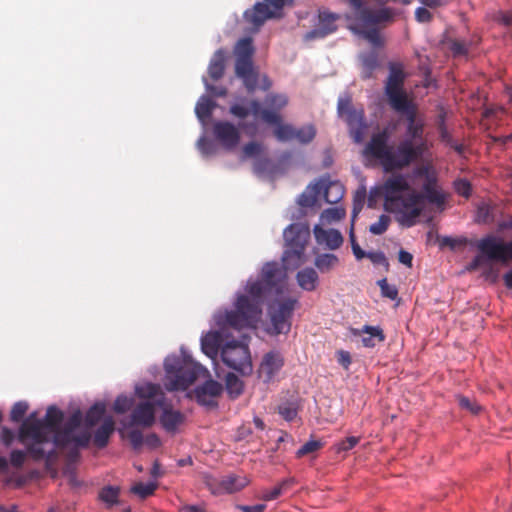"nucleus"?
<instances>
[{
  "label": "nucleus",
  "instance_id": "nucleus-14",
  "mask_svg": "<svg viewBox=\"0 0 512 512\" xmlns=\"http://www.w3.org/2000/svg\"><path fill=\"white\" fill-rule=\"evenodd\" d=\"M222 385L213 380L209 379L202 385L198 386L194 390L196 401L205 407L215 408L217 407L216 398L222 393Z\"/></svg>",
  "mask_w": 512,
  "mask_h": 512
},
{
  "label": "nucleus",
  "instance_id": "nucleus-48",
  "mask_svg": "<svg viewBox=\"0 0 512 512\" xmlns=\"http://www.w3.org/2000/svg\"><path fill=\"white\" fill-rule=\"evenodd\" d=\"M268 110L275 111L279 114L278 110L287 104V98L284 95H268L265 100Z\"/></svg>",
  "mask_w": 512,
  "mask_h": 512
},
{
  "label": "nucleus",
  "instance_id": "nucleus-21",
  "mask_svg": "<svg viewBox=\"0 0 512 512\" xmlns=\"http://www.w3.org/2000/svg\"><path fill=\"white\" fill-rule=\"evenodd\" d=\"M313 232L317 243L324 244L331 250L338 249L343 243L342 234L336 229H324L316 225Z\"/></svg>",
  "mask_w": 512,
  "mask_h": 512
},
{
  "label": "nucleus",
  "instance_id": "nucleus-26",
  "mask_svg": "<svg viewBox=\"0 0 512 512\" xmlns=\"http://www.w3.org/2000/svg\"><path fill=\"white\" fill-rule=\"evenodd\" d=\"M253 171L259 176L274 177L280 173V164L262 155L253 162Z\"/></svg>",
  "mask_w": 512,
  "mask_h": 512
},
{
  "label": "nucleus",
  "instance_id": "nucleus-45",
  "mask_svg": "<svg viewBox=\"0 0 512 512\" xmlns=\"http://www.w3.org/2000/svg\"><path fill=\"white\" fill-rule=\"evenodd\" d=\"M366 199L365 188L358 189L353 198V209H352V222L358 217L359 213L363 209L364 202Z\"/></svg>",
  "mask_w": 512,
  "mask_h": 512
},
{
  "label": "nucleus",
  "instance_id": "nucleus-46",
  "mask_svg": "<svg viewBox=\"0 0 512 512\" xmlns=\"http://www.w3.org/2000/svg\"><path fill=\"white\" fill-rule=\"evenodd\" d=\"M381 295L390 300H396L398 298V289L395 285H391L387 282L386 278L380 279L377 282Z\"/></svg>",
  "mask_w": 512,
  "mask_h": 512
},
{
  "label": "nucleus",
  "instance_id": "nucleus-1",
  "mask_svg": "<svg viewBox=\"0 0 512 512\" xmlns=\"http://www.w3.org/2000/svg\"><path fill=\"white\" fill-rule=\"evenodd\" d=\"M413 183L420 187L415 190L403 174L389 176L382 185L371 189L368 207L373 208L378 198H383L384 209L396 214V219L404 227H412L421 216L425 203L443 208L446 194L442 190L434 167L424 164L412 171Z\"/></svg>",
  "mask_w": 512,
  "mask_h": 512
},
{
  "label": "nucleus",
  "instance_id": "nucleus-59",
  "mask_svg": "<svg viewBox=\"0 0 512 512\" xmlns=\"http://www.w3.org/2000/svg\"><path fill=\"white\" fill-rule=\"evenodd\" d=\"M244 83V86L249 92H253L258 85V74L253 70L244 76L240 77Z\"/></svg>",
  "mask_w": 512,
  "mask_h": 512
},
{
  "label": "nucleus",
  "instance_id": "nucleus-52",
  "mask_svg": "<svg viewBox=\"0 0 512 512\" xmlns=\"http://www.w3.org/2000/svg\"><path fill=\"white\" fill-rule=\"evenodd\" d=\"M133 405V400L127 396L120 395L116 398L113 409L116 413L123 414Z\"/></svg>",
  "mask_w": 512,
  "mask_h": 512
},
{
  "label": "nucleus",
  "instance_id": "nucleus-30",
  "mask_svg": "<svg viewBox=\"0 0 512 512\" xmlns=\"http://www.w3.org/2000/svg\"><path fill=\"white\" fill-rule=\"evenodd\" d=\"M317 184L323 185V196L325 201L329 204L338 203L344 196V187L339 182L334 181L326 184L324 181H320Z\"/></svg>",
  "mask_w": 512,
  "mask_h": 512
},
{
  "label": "nucleus",
  "instance_id": "nucleus-3",
  "mask_svg": "<svg viewBox=\"0 0 512 512\" xmlns=\"http://www.w3.org/2000/svg\"><path fill=\"white\" fill-rule=\"evenodd\" d=\"M63 419V412L55 406H50L43 419L36 418V414L32 413L22 422L18 440L26 445V449L34 461L43 459L51 461L57 457L54 448L46 451L43 445L50 442V434L54 435L61 427Z\"/></svg>",
  "mask_w": 512,
  "mask_h": 512
},
{
  "label": "nucleus",
  "instance_id": "nucleus-38",
  "mask_svg": "<svg viewBox=\"0 0 512 512\" xmlns=\"http://www.w3.org/2000/svg\"><path fill=\"white\" fill-rule=\"evenodd\" d=\"M136 394L143 399H161L163 394L160 392V386L153 383H146L136 387Z\"/></svg>",
  "mask_w": 512,
  "mask_h": 512
},
{
  "label": "nucleus",
  "instance_id": "nucleus-8",
  "mask_svg": "<svg viewBox=\"0 0 512 512\" xmlns=\"http://www.w3.org/2000/svg\"><path fill=\"white\" fill-rule=\"evenodd\" d=\"M83 421V415L80 410H76L65 421L53 435V447L63 449L70 446L76 448H85L89 445L91 440V433L88 430L77 433Z\"/></svg>",
  "mask_w": 512,
  "mask_h": 512
},
{
  "label": "nucleus",
  "instance_id": "nucleus-53",
  "mask_svg": "<svg viewBox=\"0 0 512 512\" xmlns=\"http://www.w3.org/2000/svg\"><path fill=\"white\" fill-rule=\"evenodd\" d=\"M345 210L340 207L328 208L323 211L321 217L328 222L339 221L345 217Z\"/></svg>",
  "mask_w": 512,
  "mask_h": 512
},
{
  "label": "nucleus",
  "instance_id": "nucleus-40",
  "mask_svg": "<svg viewBox=\"0 0 512 512\" xmlns=\"http://www.w3.org/2000/svg\"><path fill=\"white\" fill-rule=\"evenodd\" d=\"M226 390L232 398H236L243 392V382L233 373H228L225 379Z\"/></svg>",
  "mask_w": 512,
  "mask_h": 512
},
{
  "label": "nucleus",
  "instance_id": "nucleus-51",
  "mask_svg": "<svg viewBox=\"0 0 512 512\" xmlns=\"http://www.w3.org/2000/svg\"><path fill=\"white\" fill-rule=\"evenodd\" d=\"M28 410V404L24 401L15 403L10 412V419L14 422H19L23 419Z\"/></svg>",
  "mask_w": 512,
  "mask_h": 512
},
{
  "label": "nucleus",
  "instance_id": "nucleus-43",
  "mask_svg": "<svg viewBox=\"0 0 512 512\" xmlns=\"http://www.w3.org/2000/svg\"><path fill=\"white\" fill-rule=\"evenodd\" d=\"M253 52L254 49L250 38H243L238 41L235 48L236 57L252 59Z\"/></svg>",
  "mask_w": 512,
  "mask_h": 512
},
{
  "label": "nucleus",
  "instance_id": "nucleus-34",
  "mask_svg": "<svg viewBox=\"0 0 512 512\" xmlns=\"http://www.w3.org/2000/svg\"><path fill=\"white\" fill-rule=\"evenodd\" d=\"M197 147L203 156H212L218 152L220 147L219 141L216 140L215 132L213 131V137L210 138L207 135L202 136L197 141Z\"/></svg>",
  "mask_w": 512,
  "mask_h": 512
},
{
  "label": "nucleus",
  "instance_id": "nucleus-63",
  "mask_svg": "<svg viewBox=\"0 0 512 512\" xmlns=\"http://www.w3.org/2000/svg\"><path fill=\"white\" fill-rule=\"evenodd\" d=\"M291 1L292 0H263V2L267 4L272 11H275L276 18L281 16L283 7L287 4V2Z\"/></svg>",
  "mask_w": 512,
  "mask_h": 512
},
{
  "label": "nucleus",
  "instance_id": "nucleus-35",
  "mask_svg": "<svg viewBox=\"0 0 512 512\" xmlns=\"http://www.w3.org/2000/svg\"><path fill=\"white\" fill-rule=\"evenodd\" d=\"M362 78L369 79L379 65L378 56L375 52H369L361 55Z\"/></svg>",
  "mask_w": 512,
  "mask_h": 512
},
{
  "label": "nucleus",
  "instance_id": "nucleus-57",
  "mask_svg": "<svg viewBox=\"0 0 512 512\" xmlns=\"http://www.w3.org/2000/svg\"><path fill=\"white\" fill-rule=\"evenodd\" d=\"M127 438L134 450H139L144 443L143 434L137 429L130 430L127 433Z\"/></svg>",
  "mask_w": 512,
  "mask_h": 512
},
{
  "label": "nucleus",
  "instance_id": "nucleus-49",
  "mask_svg": "<svg viewBox=\"0 0 512 512\" xmlns=\"http://www.w3.org/2000/svg\"><path fill=\"white\" fill-rule=\"evenodd\" d=\"M252 59H245L236 57L235 62V73L238 77L244 76L245 74L253 71Z\"/></svg>",
  "mask_w": 512,
  "mask_h": 512
},
{
  "label": "nucleus",
  "instance_id": "nucleus-13",
  "mask_svg": "<svg viewBox=\"0 0 512 512\" xmlns=\"http://www.w3.org/2000/svg\"><path fill=\"white\" fill-rule=\"evenodd\" d=\"M476 248L487 260L505 263L512 256V240L504 242L494 235H487L475 242Z\"/></svg>",
  "mask_w": 512,
  "mask_h": 512
},
{
  "label": "nucleus",
  "instance_id": "nucleus-18",
  "mask_svg": "<svg viewBox=\"0 0 512 512\" xmlns=\"http://www.w3.org/2000/svg\"><path fill=\"white\" fill-rule=\"evenodd\" d=\"M156 404L163 409L159 419L162 427L167 432L174 433L184 422V414L178 410L172 409L170 405H166L164 402V396H161V399H157Z\"/></svg>",
  "mask_w": 512,
  "mask_h": 512
},
{
  "label": "nucleus",
  "instance_id": "nucleus-19",
  "mask_svg": "<svg viewBox=\"0 0 512 512\" xmlns=\"http://www.w3.org/2000/svg\"><path fill=\"white\" fill-rule=\"evenodd\" d=\"M338 16L330 12H321L316 27L306 34L307 39L324 38L337 30Z\"/></svg>",
  "mask_w": 512,
  "mask_h": 512
},
{
  "label": "nucleus",
  "instance_id": "nucleus-28",
  "mask_svg": "<svg viewBox=\"0 0 512 512\" xmlns=\"http://www.w3.org/2000/svg\"><path fill=\"white\" fill-rule=\"evenodd\" d=\"M248 484L245 477L238 475H227L219 482L218 492L234 493L243 489Z\"/></svg>",
  "mask_w": 512,
  "mask_h": 512
},
{
  "label": "nucleus",
  "instance_id": "nucleus-27",
  "mask_svg": "<svg viewBox=\"0 0 512 512\" xmlns=\"http://www.w3.org/2000/svg\"><path fill=\"white\" fill-rule=\"evenodd\" d=\"M226 58L227 53L224 49H218L213 54L208 66V74L214 81H217L223 77Z\"/></svg>",
  "mask_w": 512,
  "mask_h": 512
},
{
  "label": "nucleus",
  "instance_id": "nucleus-62",
  "mask_svg": "<svg viewBox=\"0 0 512 512\" xmlns=\"http://www.w3.org/2000/svg\"><path fill=\"white\" fill-rule=\"evenodd\" d=\"M450 50L454 56H463L468 53V46L463 41L454 40L450 44Z\"/></svg>",
  "mask_w": 512,
  "mask_h": 512
},
{
  "label": "nucleus",
  "instance_id": "nucleus-20",
  "mask_svg": "<svg viewBox=\"0 0 512 512\" xmlns=\"http://www.w3.org/2000/svg\"><path fill=\"white\" fill-rule=\"evenodd\" d=\"M272 136L282 143L307 144L315 137V130H272Z\"/></svg>",
  "mask_w": 512,
  "mask_h": 512
},
{
  "label": "nucleus",
  "instance_id": "nucleus-42",
  "mask_svg": "<svg viewBox=\"0 0 512 512\" xmlns=\"http://www.w3.org/2000/svg\"><path fill=\"white\" fill-rule=\"evenodd\" d=\"M360 31L361 36L366 39L370 44L374 47H381L384 45V40L379 33V28L376 27H361Z\"/></svg>",
  "mask_w": 512,
  "mask_h": 512
},
{
  "label": "nucleus",
  "instance_id": "nucleus-15",
  "mask_svg": "<svg viewBox=\"0 0 512 512\" xmlns=\"http://www.w3.org/2000/svg\"><path fill=\"white\" fill-rule=\"evenodd\" d=\"M215 325L218 327V330L210 331L201 338L202 351L212 359H215L218 356L224 337L226 336V332L229 329H234L232 326L222 328L216 323Z\"/></svg>",
  "mask_w": 512,
  "mask_h": 512
},
{
  "label": "nucleus",
  "instance_id": "nucleus-58",
  "mask_svg": "<svg viewBox=\"0 0 512 512\" xmlns=\"http://www.w3.org/2000/svg\"><path fill=\"white\" fill-rule=\"evenodd\" d=\"M454 188L457 194L469 198L471 195L472 187L466 179H458L454 182Z\"/></svg>",
  "mask_w": 512,
  "mask_h": 512
},
{
  "label": "nucleus",
  "instance_id": "nucleus-39",
  "mask_svg": "<svg viewBox=\"0 0 512 512\" xmlns=\"http://www.w3.org/2000/svg\"><path fill=\"white\" fill-rule=\"evenodd\" d=\"M120 489L115 486H105L99 492V499L103 501L108 508L118 503Z\"/></svg>",
  "mask_w": 512,
  "mask_h": 512
},
{
  "label": "nucleus",
  "instance_id": "nucleus-37",
  "mask_svg": "<svg viewBox=\"0 0 512 512\" xmlns=\"http://www.w3.org/2000/svg\"><path fill=\"white\" fill-rule=\"evenodd\" d=\"M339 263V259L334 254H321L315 258L314 264L322 273H327L336 267Z\"/></svg>",
  "mask_w": 512,
  "mask_h": 512
},
{
  "label": "nucleus",
  "instance_id": "nucleus-64",
  "mask_svg": "<svg viewBox=\"0 0 512 512\" xmlns=\"http://www.w3.org/2000/svg\"><path fill=\"white\" fill-rule=\"evenodd\" d=\"M415 19L420 23H428L432 20V14L425 7H419L415 11Z\"/></svg>",
  "mask_w": 512,
  "mask_h": 512
},
{
  "label": "nucleus",
  "instance_id": "nucleus-54",
  "mask_svg": "<svg viewBox=\"0 0 512 512\" xmlns=\"http://www.w3.org/2000/svg\"><path fill=\"white\" fill-rule=\"evenodd\" d=\"M322 447V443L318 440H310L302 445L296 452V456L301 458L310 453L316 452Z\"/></svg>",
  "mask_w": 512,
  "mask_h": 512
},
{
  "label": "nucleus",
  "instance_id": "nucleus-24",
  "mask_svg": "<svg viewBox=\"0 0 512 512\" xmlns=\"http://www.w3.org/2000/svg\"><path fill=\"white\" fill-rule=\"evenodd\" d=\"M115 430V422L111 416L104 418L102 424L97 428L93 436V443L98 448L107 446L110 436Z\"/></svg>",
  "mask_w": 512,
  "mask_h": 512
},
{
  "label": "nucleus",
  "instance_id": "nucleus-17",
  "mask_svg": "<svg viewBox=\"0 0 512 512\" xmlns=\"http://www.w3.org/2000/svg\"><path fill=\"white\" fill-rule=\"evenodd\" d=\"M156 406V400L140 402L131 413V424L144 428L151 427L155 423Z\"/></svg>",
  "mask_w": 512,
  "mask_h": 512
},
{
  "label": "nucleus",
  "instance_id": "nucleus-9",
  "mask_svg": "<svg viewBox=\"0 0 512 512\" xmlns=\"http://www.w3.org/2000/svg\"><path fill=\"white\" fill-rule=\"evenodd\" d=\"M221 358L226 366L241 375H249L252 372L250 351L244 343L235 340L226 342L221 349Z\"/></svg>",
  "mask_w": 512,
  "mask_h": 512
},
{
  "label": "nucleus",
  "instance_id": "nucleus-10",
  "mask_svg": "<svg viewBox=\"0 0 512 512\" xmlns=\"http://www.w3.org/2000/svg\"><path fill=\"white\" fill-rule=\"evenodd\" d=\"M297 303L298 301L295 298H286L275 301L269 306L273 334H286L290 331L291 318Z\"/></svg>",
  "mask_w": 512,
  "mask_h": 512
},
{
  "label": "nucleus",
  "instance_id": "nucleus-16",
  "mask_svg": "<svg viewBox=\"0 0 512 512\" xmlns=\"http://www.w3.org/2000/svg\"><path fill=\"white\" fill-rule=\"evenodd\" d=\"M284 365V358L280 352L270 351L266 353L260 364L258 373L264 382H270Z\"/></svg>",
  "mask_w": 512,
  "mask_h": 512
},
{
  "label": "nucleus",
  "instance_id": "nucleus-50",
  "mask_svg": "<svg viewBox=\"0 0 512 512\" xmlns=\"http://www.w3.org/2000/svg\"><path fill=\"white\" fill-rule=\"evenodd\" d=\"M469 243L468 239L465 237L453 238L449 236H444L440 239V246L449 247L452 250H455L459 247L465 246Z\"/></svg>",
  "mask_w": 512,
  "mask_h": 512
},
{
  "label": "nucleus",
  "instance_id": "nucleus-31",
  "mask_svg": "<svg viewBox=\"0 0 512 512\" xmlns=\"http://www.w3.org/2000/svg\"><path fill=\"white\" fill-rule=\"evenodd\" d=\"M219 145L226 150L235 148L240 141L241 130H213Z\"/></svg>",
  "mask_w": 512,
  "mask_h": 512
},
{
  "label": "nucleus",
  "instance_id": "nucleus-56",
  "mask_svg": "<svg viewBox=\"0 0 512 512\" xmlns=\"http://www.w3.org/2000/svg\"><path fill=\"white\" fill-rule=\"evenodd\" d=\"M360 441L359 437L350 436L346 439L341 440L335 445L336 452H346L353 449Z\"/></svg>",
  "mask_w": 512,
  "mask_h": 512
},
{
  "label": "nucleus",
  "instance_id": "nucleus-7",
  "mask_svg": "<svg viewBox=\"0 0 512 512\" xmlns=\"http://www.w3.org/2000/svg\"><path fill=\"white\" fill-rule=\"evenodd\" d=\"M283 236L286 242V249L282 256L283 265L285 269L297 268L303 263V254L310 237L309 228L294 223L284 230Z\"/></svg>",
  "mask_w": 512,
  "mask_h": 512
},
{
  "label": "nucleus",
  "instance_id": "nucleus-47",
  "mask_svg": "<svg viewBox=\"0 0 512 512\" xmlns=\"http://www.w3.org/2000/svg\"><path fill=\"white\" fill-rule=\"evenodd\" d=\"M390 222V217L388 215L382 214L377 222L370 225L369 231L374 235H382L387 231Z\"/></svg>",
  "mask_w": 512,
  "mask_h": 512
},
{
  "label": "nucleus",
  "instance_id": "nucleus-22",
  "mask_svg": "<svg viewBox=\"0 0 512 512\" xmlns=\"http://www.w3.org/2000/svg\"><path fill=\"white\" fill-rule=\"evenodd\" d=\"M244 17L253 26L260 27L267 19L276 18V13L264 2H257L252 9L244 13Z\"/></svg>",
  "mask_w": 512,
  "mask_h": 512
},
{
  "label": "nucleus",
  "instance_id": "nucleus-33",
  "mask_svg": "<svg viewBox=\"0 0 512 512\" xmlns=\"http://www.w3.org/2000/svg\"><path fill=\"white\" fill-rule=\"evenodd\" d=\"M106 413V405L103 402H97L92 405L84 416V423L86 428L90 429L94 427L96 424L100 422V420H104V415Z\"/></svg>",
  "mask_w": 512,
  "mask_h": 512
},
{
  "label": "nucleus",
  "instance_id": "nucleus-11",
  "mask_svg": "<svg viewBox=\"0 0 512 512\" xmlns=\"http://www.w3.org/2000/svg\"><path fill=\"white\" fill-rule=\"evenodd\" d=\"M230 112L239 119H245L249 115H253L256 119H261L266 124L273 126V128H291L282 123L280 114L275 111L263 109L261 104L256 100H252L246 105L234 104L231 106Z\"/></svg>",
  "mask_w": 512,
  "mask_h": 512
},
{
  "label": "nucleus",
  "instance_id": "nucleus-32",
  "mask_svg": "<svg viewBox=\"0 0 512 512\" xmlns=\"http://www.w3.org/2000/svg\"><path fill=\"white\" fill-rule=\"evenodd\" d=\"M215 106L216 103L207 96H201L198 100L195 107V113L203 126H205L210 120Z\"/></svg>",
  "mask_w": 512,
  "mask_h": 512
},
{
  "label": "nucleus",
  "instance_id": "nucleus-36",
  "mask_svg": "<svg viewBox=\"0 0 512 512\" xmlns=\"http://www.w3.org/2000/svg\"><path fill=\"white\" fill-rule=\"evenodd\" d=\"M323 185L315 184L313 187H308L306 191H304L298 199V204L301 207H313L317 202V196L322 192Z\"/></svg>",
  "mask_w": 512,
  "mask_h": 512
},
{
  "label": "nucleus",
  "instance_id": "nucleus-5",
  "mask_svg": "<svg viewBox=\"0 0 512 512\" xmlns=\"http://www.w3.org/2000/svg\"><path fill=\"white\" fill-rule=\"evenodd\" d=\"M407 76L403 63L390 61L388 76L384 84V94L390 108L407 120V128H419L415 125L417 107L404 88Z\"/></svg>",
  "mask_w": 512,
  "mask_h": 512
},
{
  "label": "nucleus",
  "instance_id": "nucleus-25",
  "mask_svg": "<svg viewBox=\"0 0 512 512\" xmlns=\"http://www.w3.org/2000/svg\"><path fill=\"white\" fill-rule=\"evenodd\" d=\"M296 281L302 290L312 292L318 287L319 276L314 268L306 267L297 272Z\"/></svg>",
  "mask_w": 512,
  "mask_h": 512
},
{
  "label": "nucleus",
  "instance_id": "nucleus-2",
  "mask_svg": "<svg viewBox=\"0 0 512 512\" xmlns=\"http://www.w3.org/2000/svg\"><path fill=\"white\" fill-rule=\"evenodd\" d=\"M391 130H378L373 133L363 149L367 159L377 160L386 172L401 170L409 166L424 154L427 146L413 139L400 141L398 145L390 142Z\"/></svg>",
  "mask_w": 512,
  "mask_h": 512
},
{
  "label": "nucleus",
  "instance_id": "nucleus-55",
  "mask_svg": "<svg viewBox=\"0 0 512 512\" xmlns=\"http://www.w3.org/2000/svg\"><path fill=\"white\" fill-rule=\"evenodd\" d=\"M279 414L286 420L292 421L297 416V408L293 403H284L278 407Z\"/></svg>",
  "mask_w": 512,
  "mask_h": 512
},
{
  "label": "nucleus",
  "instance_id": "nucleus-61",
  "mask_svg": "<svg viewBox=\"0 0 512 512\" xmlns=\"http://www.w3.org/2000/svg\"><path fill=\"white\" fill-rule=\"evenodd\" d=\"M458 401L462 409L468 410L473 414H477L481 409L477 403L473 402L468 397L460 396Z\"/></svg>",
  "mask_w": 512,
  "mask_h": 512
},
{
  "label": "nucleus",
  "instance_id": "nucleus-6",
  "mask_svg": "<svg viewBox=\"0 0 512 512\" xmlns=\"http://www.w3.org/2000/svg\"><path fill=\"white\" fill-rule=\"evenodd\" d=\"M164 386L168 391H185L198 378L202 366L178 356L167 357L164 362Z\"/></svg>",
  "mask_w": 512,
  "mask_h": 512
},
{
  "label": "nucleus",
  "instance_id": "nucleus-4",
  "mask_svg": "<svg viewBox=\"0 0 512 512\" xmlns=\"http://www.w3.org/2000/svg\"><path fill=\"white\" fill-rule=\"evenodd\" d=\"M271 289L261 280L248 282V295H239L234 310L218 311L214 321L220 327L232 326L234 330L250 328L258 321L262 313V303L265 294Z\"/></svg>",
  "mask_w": 512,
  "mask_h": 512
},
{
  "label": "nucleus",
  "instance_id": "nucleus-12",
  "mask_svg": "<svg viewBox=\"0 0 512 512\" xmlns=\"http://www.w3.org/2000/svg\"><path fill=\"white\" fill-rule=\"evenodd\" d=\"M338 117L349 128H368L365 123V110L362 104H354L349 92L342 93L337 101Z\"/></svg>",
  "mask_w": 512,
  "mask_h": 512
},
{
  "label": "nucleus",
  "instance_id": "nucleus-41",
  "mask_svg": "<svg viewBox=\"0 0 512 512\" xmlns=\"http://www.w3.org/2000/svg\"><path fill=\"white\" fill-rule=\"evenodd\" d=\"M263 152H264L263 144H261L259 142L252 141V142H249L244 145V147L242 149L241 159L246 160L249 158H253L255 161L257 158H259L263 155Z\"/></svg>",
  "mask_w": 512,
  "mask_h": 512
},
{
  "label": "nucleus",
  "instance_id": "nucleus-60",
  "mask_svg": "<svg viewBox=\"0 0 512 512\" xmlns=\"http://www.w3.org/2000/svg\"><path fill=\"white\" fill-rule=\"evenodd\" d=\"M29 455L30 454L27 452H24L22 450H13L10 454V462H11V465L16 467V468H20L22 467V465L24 464L25 462V459H26V455Z\"/></svg>",
  "mask_w": 512,
  "mask_h": 512
},
{
  "label": "nucleus",
  "instance_id": "nucleus-23",
  "mask_svg": "<svg viewBox=\"0 0 512 512\" xmlns=\"http://www.w3.org/2000/svg\"><path fill=\"white\" fill-rule=\"evenodd\" d=\"M351 333L354 336L367 334V336L362 337L361 340L363 346L367 348H373L377 343L383 342L385 340L384 332L379 326L364 325L361 329L352 328Z\"/></svg>",
  "mask_w": 512,
  "mask_h": 512
},
{
  "label": "nucleus",
  "instance_id": "nucleus-29",
  "mask_svg": "<svg viewBox=\"0 0 512 512\" xmlns=\"http://www.w3.org/2000/svg\"><path fill=\"white\" fill-rule=\"evenodd\" d=\"M282 276V271L276 262L266 263L261 271V281H263L270 289L277 285Z\"/></svg>",
  "mask_w": 512,
  "mask_h": 512
},
{
  "label": "nucleus",
  "instance_id": "nucleus-44",
  "mask_svg": "<svg viewBox=\"0 0 512 512\" xmlns=\"http://www.w3.org/2000/svg\"><path fill=\"white\" fill-rule=\"evenodd\" d=\"M157 485L155 483H136L131 487V492L137 496H139L142 499L147 498L148 496L152 495L154 491L156 490Z\"/></svg>",
  "mask_w": 512,
  "mask_h": 512
}]
</instances>
